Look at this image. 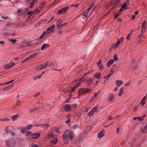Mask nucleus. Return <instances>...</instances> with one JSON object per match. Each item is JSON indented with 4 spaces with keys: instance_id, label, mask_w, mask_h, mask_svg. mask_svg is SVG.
Masks as SVG:
<instances>
[{
    "instance_id": "10",
    "label": "nucleus",
    "mask_w": 147,
    "mask_h": 147,
    "mask_svg": "<svg viewBox=\"0 0 147 147\" xmlns=\"http://www.w3.org/2000/svg\"><path fill=\"white\" fill-rule=\"evenodd\" d=\"M101 63L102 61L101 60H100L97 63L98 68L101 70H102L104 69L103 65Z\"/></svg>"
},
{
    "instance_id": "47",
    "label": "nucleus",
    "mask_w": 147,
    "mask_h": 147,
    "mask_svg": "<svg viewBox=\"0 0 147 147\" xmlns=\"http://www.w3.org/2000/svg\"><path fill=\"white\" fill-rule=\"evenodd\" d=\"M20 132L21 133L23 134H25V129H24L23 128L22 129H21V130L20 131Z\"/></svg>"
},
{
    "instance_id": "62",
    "label": "nucleus",
    "mask_w": 147,
    "mask_h": 147,
    "mask_svg": "<svg viewBox=\"0 0 147 147\" xmlns=\"http://www.w3.org/2000/svg\"><path fill=\"white\" fill-rule=\"evenodd\" d=\"M67 23H63V24H61V28H62V27L63 26H66L67 25Z\"/></svg>"
},
{
    "instance_id": "21",
    "label": "nucleus",
    "mask_w": 147,
    "mask_h": 147,
    "mask_svg": "<svg viewBox=\"0 0 147 147\" xmlns=\"http://www.w3.org/2000/svg\"><path fill=\"white\" fill-rule=\"evenodd\" d=\"M114 61L112 59L109 60L107 63V65L108 67H109L114 63Z\"/></svg>"
},
{
    "instance_id": "41",
    "label": "nucleus",
    "mask_w": 147,
    "mask_h": 147,
    "mask_svg": "<svg viewBox=\"0 0 147 147\" xmlns=\"http://www.w3.org/2000/svg\"><path fill=\"white\" fill-rule=\"evenodd\" d=\"M32 134V132L30 131H28V132H27L26 134V136H28Z\"/></svg>"
},
{
    "instance_id": "30",
    "label": "nucleus",
    "mask_w": 147,
    "mask_h": 147,
    "mask_svg": "<svg viewBox=\"0 0 147 147\" xmlns=\"http://www.w3.org/2000/svg\"><path fill=\"white\" fill-rule=\"evenodd\" d=\"M120 43V40H118L114 46L113 48L114 49H116V48L118 47L119 44Z\"/></svg>"
},
{
    "instance_id": "2",
    "label": "nucleus",
    "mask_w": 147,
    "mask_h": 147,
    "mask_svg": "<svg viewBox=\"0 0 147 147\" xmlns=\"http://www.w3.org/2000/svg\"><path fill=\"white\" fill-rule=\"evenodd\" d=\"M6 146L7 147H15V141L13 138L9 139V140L5 141Z\"/></svg>"
},
{
    "instance_id": "3",
    "label": "nucleus",
    "mask_w": 147,
    "mask_h": 147,
    "mask_svg": "<svg viewBox=\"0 0 147 147\" xmlns=\"http://www.w3.org/2000/svg\"><path fill=\"white\" fill-rule=\"evenodd\" d=\"M48 63L49 62L47 61L43 64L39 65L35 69L36 70H38L42 69L46 67L48 65Z\"/></svg>"
},
{
    "instance_id": "54",
    "label": "nucleus",
    "mask_w": 147,
    "mask_h": 147,
    "mask_svg": "<svg viewBox=\"0 0 147 147\" xmlns=\"http://www.w3.org/2000/svg\"><path fill=\"white\" fill-rule=\"evenodd\" d=\"M54 18V17L53 16L48 21L47 24H48L49 23V22H50L53 20Z\"/></svg>"
},
{
    "instance_id": "64",
    "label": "nucleus",
    "mask_w": 147,
    "mask_h": 147,
    "mask_svg": "<svg viewBox=\"0 0 147 147\" xmlns=\"http://www.w3.org/2000/svg\"><path fill=\"white\" fill-rule=\"evenodd\" d=\"M44 36L42 34V35L40 36V37H39V38H38V39H37V40H39V39H41V38H42L43 37V36Z\"/></svg>"
},
{
    "instance_id": "43",
    "label": "nucleus",
    "mask_w": 147,
    "mask_h": 147,
    "mask_svg": "<svg viewBox=\"0 0 147 147\" xmlns=\"http://www.w3.org/2000/svg\"><path fill=\"white\" fill-rule=\"evenodd\" d=\"M113 58L114 59V60H115L116 61H117L118 60V57L116 55H115L114 56Z\"/></svg>"
},
{
    "instance_id": "27",
    "label": "nucleus",
    "mask_w": 147,
    "mask_h": 147,
    "mask_svg": "<svg viewBox=\"0 0 147 147\" xmlns=\"http://www.w3.org/2000/svg\"><path fill=\"white\" fill-rule=\"evenodd\" d=\"M88 83L90 85L93 84L94 81L92 78H90L88 81Z\"/></svg>"
},
{
    "instance_id": "19",
    "label": "nucleus",
    "mask_w": 147,
    "mask_h": 147,
    "mask_svg": "<svg viewBox=\"0 0 147 147\" xmlns=\"http://www.w3.org/2000/svg\"><path fill=\"white\" fill-rule=\"evenodd\" d=\"M19 117V115L17 114L11 117V119L12 121H15L17 120Z\"/></svg>"
},
{
    "instance_id": "57",
    "label": "nucleus",
    "mask_w": 147,
    "mask_h": 147,
    "mask_svg": "<svg viewBox=\"0 0 147 147\" xmlns=\"http://www.w3.org/2000/svg\"><path fill=\"white\" fill-rule=\"evenodd\" d=\"M34 13V11L32 12V11H30L27 14L28 15H32Z\"/></svg>"
},
{
    "instance_id": "51",
    "label": "nucleus",
    "mask_w": 147,
    "mask_h": 147,
    "mask_svg": "<svg viewBox=\"0 0 147 147\" xmlns=\"http://www.w3.org/2000/svg\"><path fill=\"white\" fill-rule=\"evenodd\" d=\"M114 118H112L111 116H109L108 117V119L110 121H111L114 119Z\"/></svg>"
},
{
    "instance_id": "4",
    "label": "nucleus",
    "mask_w": 147,
    "mask_h": 147,
    "mask_svg": "<svg viewBox=\"0 0 147 147\" xmlns=\"http://www.w3.org/2000/svg\"><path fill=\"white\" fill-rule=\"evenodd\" d=\"M69 8L68 6L64 7L58 11L57 13L59 14H61L66 12Z\"/></svg>"
},
{
    "instance_id": "23",
    "label": "nucleus",
    "mask_w": 147,
    "mask_h": 147,
    "mask_svg": "<svg viewBox=\"0 0 147 147\" xmlns=\"http://www.w3.org/2000/svg\"><path fill=\"white\" fill-rule=\"evenodd\" d=\"M123 82L121 80H117L116 81V85L117 86H119Z\"/></svg>"
},
{
    "instance_id": "60",
    "label": "nucleus",
    "mask_w": 147,
    "mask_h": 147,
    "mask_svg": "<svg viewBox=\"0 0 147 147\" xmlns=\"http://www.w3.org/2000/svg\"><path fill=\"white\" fill-rule=\"evenodd\" d=\"M2 18L4 19L5 20H7L9 19V18L8 16L4 17L3 16H2L1 17Z\"/></svg>"
},
{
    "instance_id": "9",
    "label": "nucleus",
    "mask_w": 147,
    "mask_h": 147,
    "mask_svg": "<svg viewBox=\"0 0 147 147\" xmlns=\"http://www.w3.org/2000/svg\"><path fill=\"white\" fill-rule=\"evenodd\" d=\"M146 22L145 21H144L142 24V32L143 33H144L146 29Z\"/></svg>"
},
{
    "instance_id": "37",
    "label": "nucleus",
    "mask_w": 147,
    "mask_h": 147,
    "mask_svg": "<svg viewBox=\"0 0 147 147\" xmlns=\"http://www.w3.org/2000/svg\"><path fill=\"white\" fill-rule=\"evenodd\" d=\"M127 3L125 2H124L122 6V8H123V10H125L127 7Z\"/></svg>"
},
{
    "instance_id": "5",
    "label": "nucleus",
    "mask_w": 147,
    "mask_h": 147,
    "mask_svg": "<svg viewBox=\"0 0 147 147\" xmlns=\"http://www.w3.org/2000/svg\"><path fill=\"white\" fill-rule=\"evenodd\" d=\"M98 107L97 108V107L96 106L93 108L88 114V116L89 117H90L92 116L94 113L97 110Z\"/></svg>"
},
{
    "instance_id": "53",
    "label": "nucleus",
    "mask_w": 147,
    "mask_h": 147,
    "mask_svg": "<svg viewBox=\"0 0 147 147\" xmlns=\"http://www.w3.org/2000/svg\"><path fill=\"white\" fill-rule=\"evenodd\" d=\"M125 143V141H123L121 142L120 144V145L121 146V145L122 146Z\"/></svg>"
},
{
    "instance_id": "40",
    "label": "nucleus",
    "mask_w": 147,
    "mask_h": 147,
    "mask_svg": "<svg viewBox=\"0 0 147 147\" xmlns=\"http://www.w3.org/2000/svg\"><path fill=\"white\" fill-rule=\"evenodd\" d=\"M80 83L79 82L78 83L76 84L74 86L76 88L77 87L80 86Z\"/></svg>"
},
{
    "instance_id": "33",
    "label": "nucleus",
    "mask_w": 147,
    "mask_h": 147,
    "mask_svg": "<svg viewBox=\"0 0 147 147\" xmlns=\"http://www.w3.org/2000/svg\"><path fill=\"white\" fill-rule=\"evenodd\" d=\"M141 131L143 133L147 132V128L145 126L144 128L142 129Z\"/></svg>"
},
{
    "instance_id": "20",
    "label": "nucleus",
    "mask_w": 147,
    "mask_h": 147,
    "mask_svg": "<svg viewBox=\"0 0 147 147\" xmlns=\"http://www.w3.org/2000/svg\"><path fill=\"white\" fill-rule=\"evenodd\" d=\"M41 126L44 129H47L48 127H49V124L41 125Z\"/></svg>"
},
{
    "instance_id": "46",
    "label": "nucleus",
    "mask_w": 147,
    "mask_h": 147,
    "mask_svg": "<svg viewBox=\"0 0 147 147\" xmlns=\"http://www.w3.org/2000/svg\"><path fill=\"white\" fill-rule=\"evenodd\" d=\"M88 13V12L86 10L85 11H84L83 14V15L84 16H86H86H87Z\"/></svg>"
},
{
    "instance_id": "50",
    "label": "nucleus",
    "mask_w": 147,
    "mask_h": 147,
    "mask_svg": "<svg viewBox=\"0 0 147 147\" xmlns=\"http://www.w3.org/2000/svg\"><path fill=\"white\" fill-rule=\"evenodd\" d=\"M40 94V93L39 92L36 93L34 96V97H36L38 96Z\"/></svg>"
},
{
    "instance_id": "52",
    "label": "nucleus",
    "mask_w": 147,
    "mask_h": 147,
    "mask_svg": "<svg viewBox=\"0 0 147 147\" xmlns=\"http://www.w3.org/2000/svg\"><path fill=\"white\" fill-rule=\"evenodd\" d=\"M138 119L140 121H142L143 120V118L141 117H138Z\"/></svg>"
},
{
    "instance_id": "28",
    "label": "nucleus",
    "mask_w": 147,
    "mask_h": 147,
    "mask_svg": "<svg viewBox=\"0 0 147 147\" xmlns=\"http://www.w3.org/2000/svg\"><path fill=\"white\" fill-rule=\"evenodd\" d=\"M39 107H37L32 109H29V112L30 113L34 112L35 111L38 109Z\"/></svg>"
},
{
    "instance_id": "45",
    "label": "nucleus",
    "mask_w": 147,
    "mask_h": 147,
    "mask_svg": "<svg viewBox=\"0 0 147 147\" xmlns=\"http://www.w3.org/2000/svg\"><path fill=\"white\" fill-rule=\"evenodd\" d=\"M20 102H21V101H20V100L19 99L17 101L16 105L18 106H20Z\"/></svg>"
},
{
    "instance_id": "63",
    "label": "nucleus",
    "mask_w": 147,
    "mask_h": 147,
    "mask_svg": "<svg viewBox=\"0 0 147 147\" xmlns=\"http://www.w3.org/2000/svg\"><path fill=\"white\" fill-rule=\"evenodd\" d=\"M123 38L122 37L121 38L119 39H118V40H120V42H122L123 41Z\"/></svg>"
},
{
    "instance_id": "49",
    "label": "nucleus",
    "mask_w": 147,
    "mask_h": 147,
    "mask_svg": "<svg viewBox=\"0 0 147 147\" xmlns=\"http://www.w3.org/2000/svg\"><path fill=\"white\" fill-rule=\"evenodd\" d=\"M130 34H128L127 35V36L126 37V39L127 40H129L130 38Z\"/></svg>"
},
{
    "instance_id": "7",
    "label": "nucleus",
    "mask_w": 147,
    "mask_h": 147,
    "mask_svg": "<svg viewBox=\"0 0 147 147\" xmlns=\"http://www.w3.org/2000/svg\"><path fill=\"white\" fill-rule=\"evenodd\" d=\"M15 65V64L14 63L11 62L6 65L5 66H4V68L5 69H9L10 68L12 67Z\"/></svg>"
},
{
    "instance_id": "1",
    "label": "nucleus",
    "mask_w": 147,
    "mask_h": 147,
    "mask_svg": "<svg viewBox=\"0 0 147 147\" xmlns=\"http://www.w3.org/2000/svg\"><path fill=\"white\" fill-rule=\"evenodd\" d=\"M63 137L64 143L67 144L69 142V140L74 138V133L72 131H66L63 133Z\"/></svg>"
},
{
    "instance_id": "13",
    "label": "nucleus",
    "mask_w": 147,
    "mask_h": 147,
    "mask_svg": "<svg viewBox=\"0 0 147 147\" xmlns=\"http://www.w3.org/2000/svg\"><path fill=\"white\" fill-rule=\"evenodd\" d=\"M58 142V139L57 138H55L52 140L50 142V144L51 146H52L55 144H56Z\"/></svg>"
},
{
    "instance_id": "11",
    "label": "nucleus",
    "mask_w": 147,
    "mask_h": 147,
    "mask_svg": "<svg viewBox=\"0 0 147 147\" xmlns=\"http://www.w3.org/2000/svg\"><path fill=\"white\" fill-rule=\"evenodd\" d=\"M55 28L54 25H53L51 27L48 28L47 30V32L49 33H51L53 32Z\"/></svg>"
},
{
    "instance_id": "6",
    "label": "nucleus",
    "mask_w": 147,
    "mask_h": 147,
    "mask_svg": "<svg viewBox=\"0 0 147 147\" xmlns=\"http://www.w3.org/2000/svg\"><path fill=\"white\" fill-rule=\"evenodd\" d=\"M89 90V89L88 88L86 89L81 88L79 91V94H86Z\"/></svg>"
},
{
    "instance_id": "36",
    "label": "nucleus",
    "mask_w": 147,
    "mask_h": 147,
    "mask_svg": "<svg viewBox=\"0 0 147 147\" xmlns=\"http://www.w3.org/2000/svg\"><path fill=\"white\" fill-rule=\"evenodd\" d=\"M7 134H10L11 135V136H15V133L11 130H9V132L7 133Z\"/></svg>"
},
{
    "instance_id": "24",
    "label": "nucleus",
    "mask_w": 147,
    "mask_h": 147,
    "mask_svg": "<svg viewBox=\"0 0 147 147\" xmlns=\"http://www.w3.org/2000/svg\"><path fill=\"white\" fill-rule=\"evenodd\" d=\"M10 33L8 32H4L2 33V35L5 37L10 36Z\"/></svg>"
},
{
    "instance_id": "14",
    "label": "nucleus",
    "mask_w": 147,
    "mask_h": 147,
    "mask_svg": "<svg viewBox=\"0 0 147 147\" xmlns=\"http://www.w3.org/2000/svg\"><path fill=\"white\" fill-rule=\"evenodd\" d=\"M114 72V71L113 70H111L109 73L107 75V76H105V78L106 79H107L108 80L109 79L111 76L113 74V73Z\"/></svg>"
},
{
    "instance_id": "34",
    "label": "nucleus",
    "mask_w": 147,
    "mask_h": 147,
    "mask_svg": "<svg viewBox=\"0 0 147 147\" xmlns=\"http://www.w3.org/2000/svg\"><path fill=\"white\" fill-rule=\"evenodd\" d=\"M94 76L98 78H100L101 76V74L100 73H96V74H94Z\"/></svg>"
},
{
    "instance_id": "55",
    "label": "nucleus",
    "mask_w": 147,
    "mask_h": 147,
    "mask_svg": "<svg viewBox=\"0 0 147 147\" xmlns=\"http://www.w3.org/2000/svg\"><path fill=\"white\" fill-rule=\"evenodd\" d=\"M34 5V2L32 1V3H31L30 4V8H31L32 7H33V6Z\"/></svg>"
},
{
    "instance_id": "32",
    "label": "nucleus",
    "mask_w": 147,
    "mask_h": 147,
    "mask_svg": "<svg viewBox=\"0 0 147 147\" xmlns=\"http://www.w3.org/2000/svg\"><path fill=\"white\" fill-rule=\"evenodd\" d=\"M8 40L9 41L12 42L13 44H14L17 41V40L16 39H9Z\"/></svg>"
},
{
    "instance_id": "38",
    "label": "nucleus",
    "mask_w": 147,
    "mask_h": 147,
    "mask_svg": "<svg viewBox=\"0 0 147 147\" xmlns=\"http://www.w3.org/2000/svg\"><path fill=\"white\" fill-rule=\"evenodd\" d=\"M42 76V74H41L39 76H34L33 77V79L36 80L38 78H40Z\"/></svg>"
},
{
    "instance_id": "59",
    "label": "nucleus",
    "mask_w": 147,
    "mask_h": 147,
    "mask_svg": "<svg viewBox=\"0 0 147 147\" xmlns=\"http://www.w3.org/2000/svg\"><path fill=\"white\" fill-rule=\"evenodd\" d=\"M13 80H11L10 81L8 82H6L5 84H8L10 83H12V82H13Z\"/></svg>"
},
{
    "instance_id": "17",
    "label": "nucleus",
    "mask_w": 147,
    "mask_h": 147,
    "mask_svg": "<svg viewBox=\"0 0 147 147\" xmlns=\"http://www.w3.org/2000/svg\"><path fill=\"white\" fill-rule=\"evenodd\" d=\"M50 46V45L48 44H44L42 46L41 50H43L49 47Z\"/></svg>"
},
{
    "instance_id": "18",
    "label": "nucleus",
    "mask_w": 147,
    "mask_h": 147,
    "mask_svg": "<svg viewBox=\"0 0 147 147\" xmlns=\"http://www.w3.org/2000/svg\"><path fill=\"white\" fill-rule=\"evenodd\" d=\"M40 136V134L39 133H37L32 134V138L36 139L39 138Z\"/></svg>"
},
{
    "instance_id": "44",
    "label": "nucleus",
    "mask_w": 147,
    "mask_h": 147,
    "mask_svg": "<svg viewBox=\"0 0 147 147\" xmlns=\"http://www.w3.org/2000/svg\"><path fill=\"white\" fill-rule=\"evenodd\" d=\"M119 131H120V129L119 127H117V129L116 131V132L117 134L118 135L119 134Z\"/></svg>"
},
{
    "instance_id": "22",
    "label": "nucleus",
    "mask_w": 147,
    "mask_h": 147,
    "mask_svg": "<svg viewBox=\"0 0 147 147\" xmlns=\"http://www.w3.org/2000/svg\"><path fill=\"white\" fill-rule=\"evenodd\" d=\"M54 136V134L53 133L51 132L48 134L47 138L48 139H51Z\"/></svg>"
},
{
    "instance_id": "61",
    "label": "nucleus",
    "mask_w": 147,
    "mask_h": 147,
    "mask_svg": "<svg viewBox=\"0 0 147 147\" xmlns=\"http://www.w3.org/2000/svg\"><path fill=\"white\" fill-rule=\"evenodd\" d=\"M54 130L57 133H59V129L57 128H55L54 129Z\"/></svg>"
},
{
    "instance_id": "12",
    "label": "nucleus",
    "mask_w": 147,
    "mask_h": 147,
    "mask_svg": "<svg viewBox=\"0 0 147 147\" xmlns=\"http://www.w3.org/2000/svg\"><path fill=\"white\" fill-rule=\"evenodd\" d=\"M105 134V131L102 130L98 135V137L99 139H101L104 136Z\"/></svg>"
},
{
    "instance_id": "26",
    "label": "nucleus",
    "mask_w": 147,
    "mask_h": 147,
    "mask_svg": "<svg viewBox=\"0 0 147 147\" xmlns=\"http://www.w3.org/2000/svg\"><path fill=\"white\" fill-rule=\"evenodd\" d=\"M32 126V125H27L26 126V127H23V129H25V130H30L31 128V127Z\"/></svg>"
},
{
    "instance_id": "42",
    "label": "nucleus",
    "mask_w": 147,
    "mask_h": 147,
    "mask_svg": "<svg viewBox=\"0 0 147 147\" xmlns=\"http://www.w3.org/2000/svg\"><path fill=\"white\" fill-rule=\"evenodd\" d=\"M9 119H7V118L0 119V121H9Z\"/></svg>"
},
{
    "instance_id": "58",
    "label": "nucleus",
    "mask_w": 147,
    "mask_h": 147,
    "mask_svg": "<svg viewBox=\"0 0 147 147\" xmlns=\"http://www.w3.org/2000/svg\"><path fill=\"white\" fill-rule=\"evenodd\" d=\"M76 89V88L74 86L71 89V92H74Z\"/></svg>"
},
{
    "instance_id": "48",
    "label": "nucleus",
    "mask_w": 147,
    "mask_h": 147,
    "mask_svg": "<svg viewBox=\"0 0 147 147\" xmlns=\"http://www.w3.org/2000/svg\"><path fill=\"white\" fill-rule=\"evenodd\" d=\"M141 102L142 105L143 106L145 103L146 101L145 100H142L141 101Z\"/></svg>"
},
{
    "instance_id": "15",
    "label": "nucleus",
    "mask_w": 147,
    "mask_h": 147,
    "mask_svg": "<svg viewBox=\"0 0 147 147\" xmlns=\"http://www.w3.org/2000/svg\"><path fill=\"white\" fill-rule=\"evenodd\" d=\"M64 107L65 109L67 111H70L71 109V106L68 104L65 105Z\"/></svg>"
},
{
    "instance_id": "35",
    "label": "nucleus",
    "mask_w": 147,
    "mask_h": 147,
    "mask_svg": "<svg viewBox=\"0 0 147 147\" xmlns=\"http://www.w3.org/2000/svg\"><path fill=\"white\" fill-rule=\"evenodd\" d=\"M37 54V53H34L33 54H32L30 55L29 56L30 57V59L34 58L36 56Z\"/></svg>"
},
{
    "instance_id": "8",
    "label": "nucleus",
    "mask_w": 147,
    "mask_h": 147,
    "mask_svg": "<svg viewBox=\"0 0 147 147\" xmlns=\"http://www.w3.org/2000/svg\"><path fill=\"white\" fill-rule=\"evenodd\" d=\"M14 24L13 23H8L6 25L5 28L12 29L14 28Z\"/></svg>"
},
{
    "instance_id": "56",
    "label": "nucleus",
    "mask_w": 147,
    "mask_h": 147,
    "mask_svg": "<svg viewBox=\"0 0 147 147\" xmlns=\"http://www.w3.org/2000/svg\"><path fill=\"white\" fill-rule=\"evenodd\" d=\"M62 21H61V19L60 18H59L58 19L57 21V23H62Z\"/></svg>"
},
{
    "instance_id": "25",
    "label": "nucleus",
    "mask_w": 147,
    "mask_h": 147,
    "mask_svg": "<svg viewBox=\"0 0 147 147\" xmlns=\"http://www.w3.org/2000/svg\"><path fill=\"white\" fill-rule=\"evenodd\" d=\"M80 126L78 124H75L72 127V128L73 129H76L80 127Z\"/></svg>"
},
{
    "instance_id": "39",
    "label": "nucleus",
    "mask_w": 147,
    "mask_h": 147,
    "mask_svg": "<svg viewBox=\"0 0 147 147\" xmlns=\"http://www.w3.org/2000/svg\"><path fill=\"white\" fill-rule=\"evenodd\" d=\"M5 131L6 133H7V134L9 132V130L8 126H7L5 128Z\"/></svg>"
},
{
    "instance_id": "16",
    "label": "nucleus",
    "mask_w": 147,
    "mask_h": 147,
    "mask_svg": "<svg viewBox=\"0 0 147 147\" xmlns=\"http://www.w3.org/2000/svg\"><path fill=\"white\" fill-rule=\"evenodd\" d=\"M114 98L115 95L114 94H110L109 98V102H111L113 101L114 100Z\"/></svg>"
},
{
    "instance_id": "31",
    "label": "nucleus",
    "mask_w": 147,
    "mask_h": 147,
    "mask_svg": "<svg viewBox=\"0 0 147 147\" xmlns=\"http://www.w3.org/2000/svg\"><path fill=\"white\" fill-rule=\"evenodd\" d=\"M62 23H57L56 26L57 28L60 29L61 28V26Z\"/></svg>"
},
{
    "instance_id": "29",
    "label": "nucleus",
    "mask_w": 147,
    "mask_h": 147,
    "mask_svg": "<svg viewBox=\"0 0 147 147\" xmlns=\"http://www.w3.org/2000/svg\"><path fill=\"white\" fill-rule=\"evenodd\" d=\"M13 86V84H11L8 87L4 88V90H8L11 89Z\"/></svg>"
}]
</instances>
